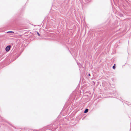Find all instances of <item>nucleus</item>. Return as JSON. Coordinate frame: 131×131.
Listing matches in <instances>:
<instances>
[{
	"mask_svg": "<svg viewBox=\"0 0 131 131\" xmlns=\"http://www.w3.org/2000/svg\"><path fill=\"white\" fill-rule=\"evenodd\" d=\"M11 45H8L5 48V50L6 52H8L10 50L11 48Z\"/></svg>",
	"mask_w": 131,
	"mask_h": 131,
	"instance_id": "f257e3e1",
	"label": "nucleus"
},
{
	"mask_svg": "<svg viewBox=\"0 0 131 131\" xmlns=\"http://www.w3.org/2000/svg\"><path fill=\"white\" fill-rule=\"evenodd\" d=\"M88 110H89L88 109H87V108L84 111V113H87L88 112Z\"/></svg>",
	"mask_w": 131,
	"mask_h": 131,
	"instance_id": "f03ea898",
	"label": "nucleus"
},
{
	"mask_svg": "<svg viewBox=\"0 0 131 131\" xmlns=\"http://www.w3.org/2000/svg\"><path fill=\"white\" fill-rule=\"evenodd\" d=\"M113 69H115V64H114V66H113Z\"/></svg>",
	"mask_w": 131,
	"mask_h": 131,
	"instance_id": "7ed1b4c3",
	"label": "nucleus"
},
{
	"mask_svg": "<svg viewBox=\"0 0 131 131\" xmlns=\"http://www.w3.org/2000/svg\"><path fill=\"white\" fill-rule=\"evenodd\" d=\"M37 33L39 36H40V34H39V33L38 32H37Z\"/></svg>",
	"mask_w": 131,
	"mask_h": 131,
	"instance_id": "20e7f679",
	"label": "nucleus"
},
{
	"mask_svg": "<svg viewBox=\"0 0 131 131\" xmlns=\"http://www.w3.org/2000/svg\"><path fill=\"white\" fill-rule=\"evenodd\" d=\"M88 76H90V73H89L88 75Z\"/></svg>",
	"mask_w": 131,
	"mask_h": 131,
	"instance_id": "39448f33",
	"label": "nucleus"
},
{
	"mask_svg": "<svg viewBox=\"0 0 131 131\" xmlns=\"http://www.w3.org/2000/svg\"><path fill=\"white\" fill-rule=\"evenodd\" d=\"M7 33H9V32H10V31H7Z\"/></svg>",
	"mask_w": 131,
	"mask_h": 131,
	"instance_id": "423d86ee",
	"label": "nucleus"
},
{
	"mask_svg": "<svg viewBox=\"0 0 131 131\" xmlns=\"http://www.w3.org/2000/svg\"><path fill=\"white\" fill-rule=\"evenodd\" d=\"M10 32H14L13 31H10Z\"/></svg>",
	"mask_w": 131,
	"mask_h": 131,
	"instance_id": "0eeeda50",
	"label": "nucleus"
},
{
	"mask_svg": "<svg viewBox=\"0 0 131 131\" xmlns=\"http://www.w3.org/2000/svg\"><path fill=\"white\" fill-rule=\"evenodd\" d=\"M77 63L78 64V62H77Z\"/></svg>",
	"mask_w": 131,
	"mask_h": 131,
	"instance_id": "6e6552de",
	"label": "nucleus"
}]
</instances>
